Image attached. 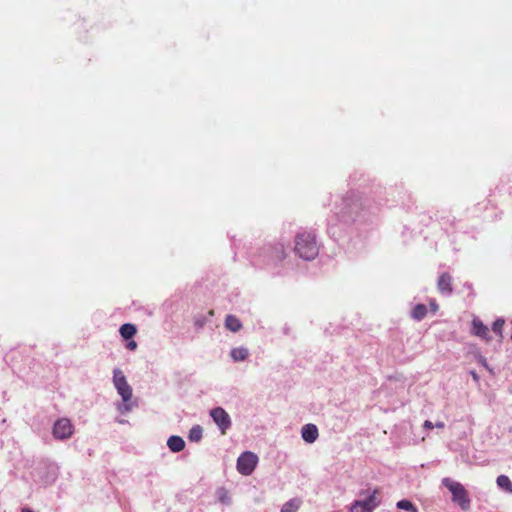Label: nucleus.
<instances>
[{"mask_svg": "<svg viewBox=\"0 0 512 512\" xmlns=\"http://www.w3.org/2000/svg\"><path fill=\"white\" fill-rule=\"evenodd\" d=\"M295 251L304 260H312L318 255L315 235L310 232L298 233L295 239Z\"/></svg>", "mask_w": 512, "mask_h": 512, "instance_id": "f257e3e1", "label": "nucleus"}, {"mask_svg": "<svg viewBox=\"0 0 512 512\" xmlns=\"http://www.w3.org/2000/svg\"><path fill=\"white\" fill-rule=\"evenodd\" d=\"M442 484L445 486L452 495V501L457 504L463 511H467L471 507V500L468 491L465 487L452 478L445 477L442 479Z\"/></svg>", "mask_w": 512, "mask_h": 512, "instance_id": "f03ea898", "label": "nucleus"}, {"mask_svg": "<svg viewBox=\"0 0 512 512\" xmlns=\"http://www.w3.org/2000/svg\"><path fill=\"white\" fill-rule=\"evenodd\" d=\"M113 384L124 402L123 406L119 408L120 412H129L132 408L129 403L132 398V388L128 384L124 373L118 368L113 370Z\"/></svg>", "mask_w": 512, "mask_h": 512, "instance_id": "7ed1b4c3", "label": "nucleus"}, {"mask_svg": "<svg viewBox=\"0 0 512 512\" xmlns=\"http://www.w3.org/2000/svg\"><path fill=\"white\" fill-rule=\"evenodd\" d=\"M379 489L375 488L371 493H368L365 499L355 500L350 508L349 512H373L380 504L378 499Z\"/></svg>", "mask_w": 512, "mask_h": 512, "instance_id": "20e7f679", "label": "nucleus"}, {"mask_svg": "<svg viewBox=\"0 0 512 512\" xmlns=\"http://www.w3.org/2000/svg\"><path fill=\"white\" fill-rule=\"evenodd\" d=\"M257 463V455L253 452L245 451L237 459V470L240 474L248 476L253 473Z\"/></svg>", "mask_w": 512, "mask_h": 512, "instance_id": "39448f33", "label": "nucleus"}, {"mask_svg": "<svg viewBox=\"0 0 512 512\" xmlns=\"http://www.w3.org/2000/svg\"><path fill=\"white\" fill-rule=\"evenodd\" d=\"M343 205L341 217L344 220H356L363 210V203L360 199H345Z\"/></svg>", "mask_w": 512, "mask_h": 512, "instance_id": "423d86ee", "label": "nucleus"}, {"mask_svg": "<svg viewBox=\"0 0 512 512\" xmlns=\"http://www.w3.org/2000/svg\"><path fill=\"white\" fill-rule=\"evenodd\" d=\"M52 433L56 439L65 440L73 435L74 426L68 418H60L54 423Z\"/></svg>", "mask_w": 512, "mask_h": 512, "instance_id": "0eeeda50", "label": "nucleus"}, {"mask_svg": "<svg viewBox=\"0 0 512 512\" xmlns=\"http://www.w3.org/2000/svg\"><path fill=\"white\" fill-rule=\"evenodd\" d=\"M210 416L220 429L221 433L225 435L232 425L229 414L222 407H216L210 411Z\"/></svg>", "mask_w": 512, "mask_h": 512, "instance_id": "6e6552de", "label": "nucleus"}, {"mask_svg": "<svg viewBox=\"0 0 512 512\" xmlns=\"http://www.w3.org/2000/svg\"><path fill=\"white\" fill-rule=\"evenodd\" d=\"M301 436L307 443H314L318 436V428L314 424H305L301 429Z\"/></svg>", "mask_w": 512, "mask_h": 512, "instance_id": "1a4fd4ad", "label": "nucleus"}, {"mask_svg": "<svg viewBox=\"0 0 512 512\" xmlns=\"http://www.w3.org/2000/svg\"><path fill=\"white\" fill-rule=\"evenodd\" d=\"M437 287L442 294L450 295L453 291L452 277L448 273L441 274L438 279Z\"/></svg>", "mask_w": 512, "mask_h": 512, "instance_id": "9d476101", "label": "nucleus"}, {"mask_svg": "<svg viewBox=\"0 0 512 512\" xmlns=\"http://www.w3.org/2000/svg\"><path fill=\"white\" fill-rule=\"evenodd\" d=\"M472 333L483 339H487L488 328L479 319H473L472 321Z\"/></svg>", "mask_w": 512, "mask_h": 512, "instance_id": "9b49d317", "label": "nucleus"}, {"mask_svg": "<svg viewBox=\"0 0 512 512\" xmlns=\"http://www.w3.org/2000/svg\"><path fill=\"white\" fill-rule=\"evenodd\" d=\"M167 446L172 452H180L185 447V441L180 436H170L167 441Z\"/></svg>", "mask_w": 512, "mask_h": 512, "instance_id": "f8f14e48", "label": "nucleus"}, {"mask_svg": "<svg viewBox=\"0 0 512 512\" xmlns=\"http://www.w3.org/2000/svg\"><path fill=\"white\" fill-rule=\"evenodd\" d=\"M225 327L232 332H237L242 328V324L236 316L228 315L225 319Z\"/></svg>", "mask_w": 512, "mask_h": 512, "instance_id": "ddd939ff", "label": "nucleus"}, {"mask_svg": "<svg viewBox=\"0 0 512 512\" xmlns=\"http://www.w3.org/2000/svg\"><path fill=\"white\" fill-rule=\"evenodd\" d=\"M248 355L249 351L245 347H236L230 351L231 358L236 362L244 361L248 357Z\"/></svg>", "mask_w": 512, "mask_h": 512, "instance_id": "4468645a", "label": "nucleus"}, {"mask_svg": "<svg viewBox=\"0 0 512 512\" xmlns=\"http://www.w3.org/2000/svg\"><path fill=\"white\" fill-rule=\"evenodd\" d=\"M119 332L124 339L128 340L131 339L136 334L137 329L135 325L126 323L120 327Z\"/></svg>", "mask_w": 512, "mask_h": 512, "instance_id": "2eb2a0df", "label": "nucleus"}, {"mask_svg": "<svg viewBox=\"0 0 512 512\" xmlns=\"http://www.w3.org/2000/svg\"><path fill=\"white\" fill-rule=\"evenodd\" d=\"M499 488L505 490L508 493H512V482L506 475H500L496 479Z\"/></svg>", "mask_w": 512, "mask_h": 512, "instance_id": "dca6fc26", "label": "nucleus"}, {"mask_svg": "<svg viewBox=\"0 0 512 512\" xmlns=\"http://www.w3.org/2000/svg\"><path fill=\"white\" fill-rule=\"evenodd\" d=\"M301 505V500L294 498L287 501L281 508V512H296Z\"/></svg>", "mask_w": 512, "mask_h": 512, "instance_id": "f3484780", "label": "nucleus"}, {"mask_svg": "<svg viewBox=\"0 0 512 512\" xmlns=\"http://www.w3.org/2000/svg\"><path fill=\"white\" fill-rule=\"evenodd\" d=\"M426 314L427 308L424 304H417L411 312L412 318L417 321L422 320L426 316Z\"/></svg>", "mask_w": 512, "mask_h": 512, "instance_id": "a211bd4d", "label": "nucleus"}, {"mask_svg": "<svg viewBox=\"0 0 512 512\" xmlns=\"http://www.w3.org/2000/svg\"><path fill=\"white\" fill-rule=\"evenodd\" d=\"M203 430L201 426L195 425L189 431V440L192 442H199L202 439Z\"/></svg>", "mask_w": 512, "mask_h": 512, "instance_id": "6ab92c4d", "label": "nucleus"}, {"mask_svg": "<svg viewBox=\"0 0 512 512\" xmlns=\"http://www.w3.org/2000/svg\"><path fill=\"white\" fill-rule=\"evenodd\" d=\"M396 507L401 510H406L410 512H418L417 507L409 500L403 499L396 503Z\"/></svg>", "mask_w": 512, "mask_h": 512, "instance_id": "aec40b11", "label": "nucleus"}, {"mask_svg": "<svg viewBox=\"0 0 512 512\" xmlns=\"http://www.w3.org/2000/svg\"><path fill=\"white\" fill-rule=\"evenodd\" d=\"M504 325L503 319H497L492 326L493 331L498 334L500 337L502 336V329Z\"/></svg>", "mask_w": 512, "mask_h": 512, "instance_id": "412c9836", "label": "nucleus"}, {"mask_svg": "<svg viewBox=\"0 0 512 512\" xmlns=\"http://www.w3.org/2000/svg\"><path fill=\"white\" fill-rule=\"evenodd\" d=\"M207 322V319L205 316H200V317H196L195 320H194V325L197 327V328H202L204 327V325L206 324Z\"/></svg>", "mask_w": 512, "mask_h": 512, "instance_id": "4be33fe9", "label": "nucleus"}, {"mask_svg": "<svg viewBox=\"0 0 512 512\" xmlns=\"http://www.w3.org/2000/svg\"><path fill=\"white\" fill-rule=\"evenodd\" d=\"M219 500L222 503H225V504H229L230 503V498L228 497V495H227V493L225 491H220V493H219Z\"/></svg>", "mask_w": 512, "mask_h": 512, "instance_id": "5701e85b", "label": "nucleus"}, {"mask_svg": "<svg viewBox=\"0 0 512 512\" xmlns=\"http://www.w3.org/2000/svg\"><path fill=\"white\" fill-rule=\"evenodd\" d=\"M127 348L129 350H135L137 348V343L134 340H131L127 343Z\"/></svg>", "mask_w": 512, "mask_h": 512, "instance_id": "b1692460", "label": "nucleus"}, {"mask_svg": "<svg viewBox=\"0 0 512 512\" xmlns=\"http://www.w3.org/2000/svg\"><path fill=\"white\" fill-rule=\"evenodd\" d=\"M433 427H434V425H433V423H432L431 421L426 420V421L424 422V428H426V429H432Z\"/></svg>", "mask_w": 512, "mask_h": 512, "instance_id": "393cba45", "label": "nucleus"}, {"mask_svg": "<svg viewBox=\"0 0 512 512\" xmlns=\"http://www.w3.org/2000/svg\"><path fill=\"white\" fill-rule=\"evenodd\" d=\"M470 374L474 381H476V382L479 381V376L477 375V373L475 371H471Z\"/></svg>", "mask_w": 512, "mask_h": 512, "instance_id": "a878e982", "label": "nucleus"}, {"mask_svg": "<svg viewBox=\"0 0 512 512\" xmlns=\"http://www.w3.org/2000/svg\"><path fill=\"white\" fill-rule=\"evenodd\" d=\"M434 426L437 427V428H444V423L443 422H437Z\"/></svg>", "mask_w": 512, "mask_h": 512, "instance_id": "bb28decb", "label": "nucleus"}, {"mask_svg": "<svg viewBox=\"0 0 512 512\" xmlns=\"http://www.w3.org/2000/svg\"><path fill=\"white\" fill-rule=\"evenodd\" d=\"M480 362H481V364H482L484 367H486V368L488 367V366H487V362H486V359H485V358H481Z\"/></svg>", "mask_w": 512, "mask_h": 512, "instance_id": "cd10ccee", "label": "nucleus"}, {"mask_svg": "<svg viewBox=\"0 0 512 512\" xmlns=\"http://www.w3.org/2000/svg\"><path fill=\"white\" fill-rule=\"evenodd\" d=\"M22 512H33V510L28 507H24L22 508Z\"/></svg>", "mask_w": 512, "mask_h": 512, "instance_id": "c85d7f7f", "label": "nucleus"}]
</instances>
